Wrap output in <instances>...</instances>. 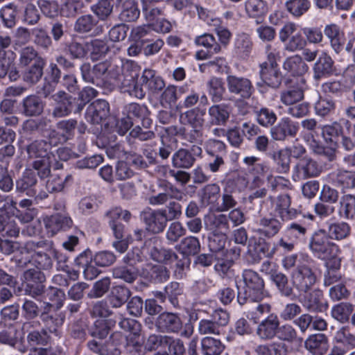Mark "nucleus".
Wrapping results in <instances>:
<instances>
[{
	"instance_id": "nucleus-24",
	"label": "nucleus",
	"mask_w": 355,
	"mask_h": 355,
	"mask_svg": "<svg viewBox=\"0 0 355 355\" xmlns=\"http://www.w3.org/2000/svg\"><path fill=\"white\" fill-rule=\"evenodd\" d=\"M196 161L191 153L185 148H180L176 151L172 157V164L178 168L188 169L191 168Z\"/></svg>"
},
{
	"instance_id": "nucleus-46",
	"label": "nucleus",
	"mask_w": 355,
	"mask_h": 355,
	"mask_svg": "<svg viewBox=\"0 0 355 355\" xmlns=\"http://www.w3.org/2000/svg\"><path fill=\"white\" fill-rule=\"evenodd\" d=\"M209 92L214 102H219L223 98L225 88L222 80L218 78H212L208 83Z\"/></svg>"
},
{
	"instance_id": "nucleus-49",
	"label": "nucleus",
	"mask_w": 355,
	"mask_h": 355,
	"mask_svg": "<svg viewBox=\"0 0 355 355\" xmlns=\"http://www.w3.org/2000/svg\"><path fill=\"white\" fill-rule=\"evenodd\" d=\"M152 33V28L150 26L144 25L135 27L130 33V37L135 42L144 44L149 41L148 36Z\"/></svg>"
},
{
	"instance_id": "nucleus-48",
	"label": "nucleus",
	"mask_w": 355,
	"mask_h": 355,
	"mask_svg": "<svg viewBox=\"0 0 355 355\" xmlns=\"http://www.w3.org/2000/svg\"><path fill=\"white\" fill-rule=\"evenodd\" d=\"M349 232V225L344 222L332 223L329 226V236L334 239H343Z\"/></svg>"
},
{
	"instance_id": "nucleus-60",
	"label": "nucleus",
	"mask_w": 355,
	"mask_h": 355,
	"mask_svg": "<svg viewBox=\"0 0 355 355\" xmlns=\"http://www.w3.org/2000/svg\"><path fill=\"white\" fill-rule=\"evenodd\" d=\"M33 35L35 37L34 42L43 48H48L51 44V37L42 28H35L33 30Z\"/></svg>"
},
{
	"instance_id": "nucleus-29",
	"label": "nucleus",
	"mask_w": 355,
	"mask_h": 355,
	"mask_svg": "<svg viewBox=\"0 0 355 355\" xmlns=\"http://www.w3.org/2000/svg\"><path fill=\"white\" fill-rule=\"evenodd\" d=\"M87 53H90L92 60H97L105 55L109 51V47L104 40H93L87 42Z\"/></svg>"
},
{
	"instance_id": "nucleus-30",
	"label": "nucleus",
	"mask_w": 355,
	"mask_h": 355,
	"mask_svg": "<svg viewBox=\"0 0 355 355\" xmlns=\"http://www.w3.org/2000/svg\"><path fill=\"white\" fill-rule=\"evenodd\" d=\"M211 121L216 125L225 124L230 116L227 106L225 105H212L209 109Z\"/></svg>"
},
{
	"instance_id": "nucleus-56",
	"label": "nucleus",
	"mask_w": 355,
	"mask_h": 355,
	"mask_svg": "<svg viewBox=\"0 0 355 355\" xmlns=\"http://www.w3.org/2000/svg\"><path fill=\"white\" fill-rule=\"evenodd\" d=\"M17 330L13 326L8 327L0 332V342L10 346H15L18 343Z\"/></svg>"
},
{
	"instance_id": "nucleus-23",
	"label": "nucleus",
	"mask_w": 355,
	"mask_h": 355,
	"mask_svg": "<svg viewBox=\"0 0 355 355\" xmlns=\"http://www.w3.org/2000/svg\"><path fill=\"white\" fill-rule=\"evenodd\" d=\"M285 70L290 72L293 76H301L308 71V66L299 55H295L288 58L284 63Z\"/></svg>"
},
{
	"instance_id": "nucleus-31",
	"label": "nucleus",
	"mask_w": 355,
	"mask_h": 355,
	"mask_svg": "<svg viewBox=\"0 0 355 355\" xmlns=\"http://www.w3.org/2000/svg\"><path fill=\"white\" fill-rule=\"evenodd\" d=\"M300 86L297 88L288 89L282 94V101L286 105H293L303 98V91L305 88V80L300 78Z\"/></svg>"
},
{
	"instance_id": "nucleus-14",
	"label": "nucleus",
	"mask_w": 355,
	"mask_h": 355,
	"mask_svg": "<svg viewBox=\"0 0 355 355\" xmlns=\"http://www.w3.org/2000/svg\"><path fill=\"white\" fill-rule=\"evenodd\" d=\"M227 84L229 91L242 98H249L251 95V83L246 78L228 76Z\"/></svg>"
},
{
	"instance_id": "nucleus-16",
	"label": "nucleus",
	"mask_w": 355,
	"mask_h": 355,
	"mask_svg": "<svg viewBox=\"0 0 355 355\" xmlns=\"http://www.w3.org/2000/svg\"><path fill=\"white\" fill-rule=\"evenodd\" d=\"M51 98L57 103V105L52 112L53 116L55 118L63 117L67 116L71 112V96L65 92L60 91L52 95Z\"/></svg>"
},
{
	"instance_id": "nucleus-38",
	"label": "nucleus",
	"mask_w": 355,
	"mask_h": 355,
	"mask_svg": "<svg viewBox=\"0 0 355 355\" xmlns=\"http://www.w3.org/2000/svg\"><path fill=\"white\" fill-rule=\"evenodd\" d=\"M130 291L121 286L112 288L110 300L114 307H119L123 304L130 297Z\"/></svg>"
},
{
	"instance_id": "nucleus-42",
	"label": "nucleus",
	"mask_w": 355,
	"mask_h": 355,
	"mask_svg": "<svg viewBox=\"0 0 355 355\" xmlns=\"http://www.w3.org/2000/svg\"><path fill=\"white\" fill-rule=\"evenodd\" d=\"M334 339L338 343L343 344L347 350L355 347V336L345 327L336 331Z\"/></svg>"
},
{
	"instance_id": "nucleus-1",
	"label": "nucleus",
	"mask_w": 355,
	"mask_h": 355,
	"mask_svg": "<svg viewBox=\"0 0 355 355\" xmlns=\"http://www.w3.org/2000/svg\"><path fill=\"white\" fill-rule=\"evenodd\" d=\"M279 39L284 44L286 51L295 52L304 49L307 42H321L323 35L318 28L304 27L301 30L297 24L288 21L279 30Z\"/></svg>"
},
{
	"instance_id": "nucleus-52",
	"label": "nucleus",
	"mask_w": 355,
	"mask_h": 355,
	"mask_svg": "<svg viewBox=\"0 0 355 355\" xmlns=\"http://www.w3.org/2000/svg\"><path fill=\"white\" fill-rule=\"evenodd\" d=\"M49 223V226L53 228V231L69 228L73 223L72 220L69 217L61 214L52 216Z\"/></svg>"
},
{
	"instance_id": "nucleus-51",
	"label": "nucleus",
	"mask_w": 355,
	"mask_h": 355,
	"mask_svg": "<svg viewBox=\"0 0 355 355\" xmlns=\"http://www.w3.org/2000/svg\"><path fill=\"white\" fill-rule=\"evenodd\" d=\"M335 108L334 101L327 97H320L315 104V113L324 116L330 114Z\"/></svg>"
},
{
	"instance_id": "nucleus-33",
	"label": "nucleus",
	"mask_w": 355,
	"mask_h": 355,
	"mask_svg": "<svg viewBox=\"0 0 355 355\" xmlns=\"http://www.w3.org/2000/svg\"><path fill=\"white\" fill-rule=\"evenodd\" d=\"M220 187L216 184H207L201 190L200 202L204 205L213 204L219 197Z\"/></svg>"
},
{
	"instance_id": "nucleus-17",
	"label": "nucleus",
	"mask_w": 355,
	"mask_h": 355,
	"mask_svg": "<svg viewBox=\"0 0 355 355\" xmlns=\"http://www.w3.org/2000/svg\"><path fill=\"white\" fill-rule=\"evenodd\" d=\"M329 178L332 184L343 189L355 187V172L338 170L330 173Z\"/></svg>"
},
{
	"instance_id": "nucleus-58",
	"label": "nucleus",
	"mask_w": 355,
	"mask_h": 355,
	"mask_svg": "<svg viewBox=\"0 0 355 355\" xmlns=\"http://www.w3.org/2000/svg\"><path fill=\"white\" fill-rule=\"evenodd\" d=\"M16 10L12 5L3 7L1 10V17L4 25L8 28H12L15 25Z\"/></svg>"
},
{
	"instance_id": "nucleus-35",
	"label": "nucleus",
	"mask_w": 355,
	"mask_h": 355,
	"mask_svg": "<svg viewBox=\"0 0 355 355\" xmlns=\"http://www.w3.org/2000/svg\"><path fill=\"white\" fill-rule=\"evenodd\" d=\"M202 349L206 355H218L224 349V345L218 339L207 336L202 340Z\"/></svg>"
},
{
	"instance_id": "nucleus-7",
	"label": "nucleus",
	"mask_w": 355,
	"mask_h": 355,
	"mask_svg": "<svg viewBox=\"0 0 355 355\" xmlns=\"http://www.w3.org/2000/svg\"><path fill=\"white\" fill-rule=\"evenodd\" d=\"M155 326L161 332L178 333L182 329V323L177 314L164 312L157 317Z\"/></svg>"
},
{
	"instance_id": "nucleus-64",
	"label": "nucleus",
	"mask_w": 355,
	"mask_h": 355,
	"mask_svg": "<svg viewBox=\"0 0 355 355\" xmlns=\"http://www.w3.org/2000/svg\"><path fill=\"white\" fill-rule=\"evenodd\" d=\"M113 275L115 278L123 279L128 283L133 282L137 278V273L126 267H117L114 268Z\"/></svg>"
},
{
	"instance_id": "nucleus-62",
	"label": "nucleus",
	"mask_w": 355,
	"mask_h": 355,
	"mask_svg": "<svg viewBox=\"0 0 355 355\" xmlns=\"http://www.w3.org/2000/svg\"><path fill=\"white\" fill-rule=\"evenodd\" d=\"M110 286V279L108 277L103 278L96 282L92 289V297H101L106 293Z\"/></svg>"
},
{
	"instance_id": "nucleus-61",
	"label": "nucleus",
	"mask_w": 355,
	"mask_h": 355,
	"mask_svg": "<svg viewBox=\"0 0 355 355\" xmlns=\"http://www.w3.org/2000/svg\"><path fill=\"white\" fill-rule=\"evenodd\" d=\"M198 331L201 334L219 335L220 328L212 320H202L199 322Z\"/></svg>"
},
{
	"instance_id": "nucleus-39",
	"label": "nucleus",
	"mask_w": 355,
	"mask_h": 355,
	"mask_svg": "<svg viewBox=\"0 0 355 355\" xmlns=\"http://www.w3.org/2000/svg\"><path fill=\"white\" fill-rule=\"evenodd\" d=\"M121 18L127 21H135L139 16V10L133 0H127L123 3Z\"/></svg>"
},
{
	"instance_id": "nucleus-3",
	"label": "nucleus",
	"mask_w": 355,
	"mask_h": 355,
	"mask_svg": "<svg viewBox=\"0 0 355 355\" xmlns=\"http://www.w3.org/2000/svg\"><path fill=\"white\" fill-rule=\"evenodd\" d=\"M322 137L324 142L317 141L313 135H308L305 139L307 144L317 154L325 153V148L335 149L340 140L341 127L338 123L324 125L322 128Z\"/></svg>"
},
{
	"instance_id": "nucleus-22",
	"label": "nucleus",
	"mask_w": 355,
	"mask_h": 355,
	"mask_svg": "<svg viewBox=\"0 0 355 355\" xmlns=\"http://www.w3.org/2000/svg\"><path fill=\"white\" fill-rule=\"evenodd\" d=\"M94 68L97 84H98V82L116 79L119 76L116 69L108 61L98 62L94 65Z\"/></svg>"
},
{
	"instance_id": "nucleus-5",
	"label": "nucleus",
	"mask_w": 355,
	"mask_h": 355,
	"mask_svg": "<svg viewBox=\"0 0 355 355\" xmlns=\"http://www.w3.org/2000/svg\"><path fill=\"white\" fill-rule=\"evenodd\" d=\"M293 284L302 292L306 293L315 282V276L306 265L299 266L292 275Z\"/></svg>"
},
{
	"instance_id": "nucleus-55",
	"label": "nucleus",
	"mask_w": 355,
	"mask_h": 355,
	"mask_svg": "<svg viewBox=\"0 0 355 355\" xmlns=\"http://www.w3.org/2000/svg\"><path fill=\"white\" fill-rule=\"evenodd\" d=\"M47 144L44 141H35L27 147V152L31 157L45 158Z\"/></svg>"
},
{
	"instance_id": "nucleus-4",
	"label": "nucleus",
	"mask_w": 355,
	"mask_h": 355,
	"mask_svg": "<svg viewBox=\"0 0 355 355\" xmlns=\"http://www.w3.org/2000/svg\"><path fill=\"white\" fill-rule=\"evenodd\" d=\"M321 168L315 161L310 157H305L299 160L294 168V180H304L315 177L320 174Z\"/></svg>"
},
{
	"instance_id": "nucleus-6",
	"label": "nucleus",
	"mask_w": 355,
	"mask_h": 355,
	"mask_svg": "<svg viewBox=\"0 0 355 355\" xmlns=\"http://www.w3.org/2000/svg\"><path fill=\"white\" fill-rule=\"evenodd\" d=\"M24 278L32 296H39L44 292L43 283L46 278L44 275L38 269L33 268L26 270L24 273Z\"/></svg>"
},
{
	"instance_id": "nucleus-11",
	"label": "nucleus",
	"mask_w": 355,
	"mask_h": 355,
	"mask_svg": "<svg viewBox=\"0 0 355 355\" xmlns=\"http://www.w3.org/2000/svg\"><path fill=\"white\" fill-rule=\"evenodd\" d=\"M107 216L110 218V224L114 232V236L116 239H122L123 238L124 227L117 220L122 219L125 222H128L131 218V214L128 210H123L119 207H116L110 210L107 213Z\"/></svg>"
},
{
	"instance_id": "nucleus-53",
	"label": "nucleus",
	"mask_w": 355,
	"mask_h": 355,
	"mask_svg": "<svg viewBox=\"0 0 355 355\" xmlns=\"http://www.w3.org/2000/svg\"><path fill=\"white\" fill-rule=\"evenodd\" d=\"M186 229L180 222H173L170 224L167 232L166 239L173 243L179 240L180 238L185 235Z\"/></svg>"
},
{
	"instance_id": "nucleus-44",
	"label": "nucleus",
	"mask_w": 355,
	"mask_h": 355,
	"mask_svg": "<svg viewBox=\"0 0 355 355\" xmlns=\"http://www.w3.org/2000/svg\"><path fill=\"white\" fill-rule=\"evenodd\" d=\"M41 318L44 322V329L43 331L45 334H46L48 332H55L58 328L62 325L63 322L62 318L58 316V315L53 316L51 315H48L46 313H43L41 315Z\"/></svg>"
},
{
	"instance_id": "nucleus-25",
	"label": "nucleus",
	"mask_w": 355,
	"mask_h": 355,
	"mask_svg": "<svg viewBox=\"0 0 355 355\" xmlns=\"http://www.w3.org/2000/svg\"><path fill=\"white\" fill-rule=\"evenodd\" d=\"M334 62L326 53H322L314 64V77L319 79L330 74L332 71Z\"/></svg>"
},
{
	"instance_id": "nucleus-45",
	"label": "nucleus",
	"mask_w": 355,
	"mask_h": 355,
	"mask_svg": "<svg viewBox=\"0 0 355 355\" xmlns=\"http://www.w3.org/2000/svg\"><path fill=\"white\" fill-rule=\"evenodd\" d=\"M340 212L346 218H355V196L345 195L342 198Z\"/></svg>"
},
{
	"instance_id": "nucleus-43",
	"label": "nucleus",
	"mask_w": 355,
	"mask_h": 355,
	"mask_svg": "<svg viewBox=\"0 0 355 355\" xmlns=\"http://www.w3.org/2000/svg\"><path fill=\"white\" fill-rule=\"evenodd\" d=\"M92 10L101 20H105L112 12V0H100L92 6Z\"/></svg>"
},
{
	"instance_id": "nucleus-28",
	"label": "nucleus",
	"mask_w": 355,
	"mask_h": 355,
	"mask_svg": "<svg viewBox=\"0 0 355 355\" xmlns=\"http://www.w3.org/2000/svg\"><path fill=\"white\" fill-rule=\"evenodd\" d=\"M24 112L27 116L40 115L44 109V105L41 99L34 95L26 97L23 102Z\"/></svg>"
},
{
	"instance_id": "nucleus-19",
	"label": "nucleus",
	"mask_w": 355,
	"mask_h": 355,
	"mask_svg": "<svg viewBox=\"0 0 355 355\" xmlns=\"http://www.w3.org/2000/svg\"><path fill=\"white\" fill-rule=\"evenodd\" d=\"M141 85H145L152 93H157L165 87L163 79L155 76V72L151 69H145L140 78Z\"/></svg>"
},
{
	"instance_id": "nucleus-20",
	"label": "nucleus",
	"mask_w": 355,
	"mask_h": 355,
	"mask_svg": "<svg viewBox=\"0 0 355 355\" xmlns=\"http://www.w3.org/2000/svg\"><path fill=\"white\" fill-rule=\"evenodd\" d=\"M297 126L288 118H283L279 123L271 129L272 137L275 140H282L287 135H295Z\"/></svg>"
},
{
	"instance_id": "nucleus-18",
	"label": "nucleus",
	"mask_w": 355,
	"mask_h": 355,
	"mask_svg": "<svg viewBox=\"0 0 355 355\" xmlns=\"http://www.w3.org/2000/svg\"><path fill=\"white\" fill-rule=\"evenodd\" d=\"M303 304L311 311L323 312L327 309L328 304L323 300L322 292L315 290L303 299Z\"/></svg>"
},
{
	"instance_id": "nucleus-2",
	"label": "nucleus",
	"mask_w": 355,
	"mask_h": 355,
	"mask_svg": "<svg viewBox=\"0 0 355 355\" xmlns=\"http://www.w3.org/2000/svg\"><path fill=\"white\" fill-rule=\"evenodd\" d=\"M309 247L316 257L325 261L327 268H340L341 258L339 257L338 246L329 241L324 230L314 232Z\"/></svg>"
},
{
	"instance_id": "nucleus-54",
	"label": "nucleus",
	"mask_w": 355,
	"mask_h": 355,
	"mask_svg": "<svg viewBox=\"0 0 355 355\" xmlns=\"http://www.w3.org/2000/svg\"><path fill=\"white\" fill-rule=\"evenodd\" d=\"M208 225L212 230H227L228 223L225 215L220 214L218 216L212 215L207 218Z\"/></svg>"
},
{
	"instance_id": "nucleus-10",
	"label": "nucleus",
	"mask_w": 355,
	"mask_h": 355,
	"mask_svg": "<svg viewBox=\"0 0 355 355\" xmlns=\"http://www.w3.org/2000/svg\"><path fill=\"white\" fill-rule=\"evenodd\" d=\"M324 33L328 38L330 45L336 53H339L343 49L345 42L344 31L336 24L326 25L324 28Z\"/></svg>"
},
{
	"instance_id": "nucleus-37",
	"label": "nucleus",
	"mask_w": 355,
	"mask_h": 355,
	"mask_svg": "<svg viewBox=\"0 0 355 355\" xmlns=\"http://www.w3.org/2000/svg\"><path fill=\"white\" fill-rule=\"evenodd\" d=\"M169 342V336L152 334L149 336L144 343V349L151 352L159 348H166Z\"/></svg>"
},
{
	"instance_id": "nucleus-32",
	"label": "nucleus",
	"mask_w": 355,
	"mask_h": 355,
	"mask_svg": "<svg viewBox=\"0 0 355 355\" xmlns=\"http://www.w3.org/2000/svg\"><path fill=\"white\" fill-rule=\"evenodd\" d=\"M204 115L205 112L198 108L191 109L184 113L187 122L191 125L197 134L200 133L202 128Z\"/></svg>"
},
{
	"instance_id": "nucleus-40",
	"label": "nucleus",
	"mask_w": 355,
	"mask_h": 355,
	"mask_svg": "<svg viewBox=\"0 0 355 355\" xmlns=\"http://www.w3.org/2000/svg\"><path fill=\"white\" fill-rule=\"evenodd\" d=\"M309 0H289L286 2L288 10L295 17H300L310 8Z\"/></svg>"
},
{
	"instance_id": "nucleus-8",
	"label": "nucleus",
	"mask_w": 355,
	"mask_h": 355,
	"mask_svg": "<svg viewBox=\"0 0 355 355\" xmlns=\"http://www.w3.org/2000/svg\"><path fill=\"white\" fill-rule=\"evenodd\" d=\"M109 103L105 100L98 99L88 106L86 117L91 123L98 124L105 119L109 116Z\"/></svg>"
},
{
	"instance_id": "nucleus-57",
	"label": "nucleus",
	"mask_w": 355,
	"mask_h": 355,
	"mask_svg": "<svg viewBox=\"0 0 355 355\" xmlns=\"http://www.w3.org/2000/svg\"><path fill=\"white\" fill-rule=\"evenodd\" d=\"M93 17L88 15L79 17L75 24V30L78 33H88L94 26Z\"/></svg>"
},
{
	"instance_id": "nucleus-41",
	"label": "nucleus",
	"mask_w": 355,
	"mask_h": 355,
	"mask_svg": "<svg viewBox=\"0 0 355 355\" xmlns=\"http://www.w3.org/2000/svg\"><path fill=\"white\" fill-rule=\"evenodd\" d=\"M44 64V61L32 64V66L28 68L24 74V81L31 84L37 83L43 75V68Z\"/></svg>"
},
{
	"instance_id": "nucleus-13",
	"label": "nucleus",
	"mask_w": 355,
	"mask_h": 355,
	"mask_svg": "<svg viewBox=\"0 0 355 355\" xmlns=\"http://www.w3.org/2000/svg\"><path fill=\"white\" fill-rule=\"evenodd\" d=\"M196 43L207 49V52L203 51L197 52L196 58L199 60L206 59L220 51V45L216 42L213 35L210 34H204L196 37Z\"/></svg>"
},
{
	"instance_id": "nucleus-59",
	"label": "nucleus",
	"mask_w": 355,
	"mask_h": 355,
	"mask_svg": "<svg viewBox=\"0 0 355 355\" xmlns=\"http://www.w3.org/2000/svg\"><path fill=\"white\" fill-rule=\"evenodd\" d=\"M289 149H282L273 155V159L277 165L279 166L281 171H286L288 169L290 163Z\"/></svg>"
},
{
	"instance_id": "nucleus-50",
	"label": "nucleus",
	"mask_w": 355,
	"mask_h": 355,
	"mask_svg": "<svg viewBox=\"0 0 355 355\" xmlns=\"http://www.w3.org/2000/svg\"><path fill=\"white\" fill-rule=\"evenodd\" d=\"M122 87L124 89V92H128L131 96H134L139 99L143 98L146 95V92L142 87L137 84L133 78H125L122 82Z\"/></svg>"
},
{
	"instance_id": "nucleus-9",
	"label": "nucleus",
	"mask_w": 355,
	"mask_h": 355,
	"mask_svg": "<svg viewBox=\"0 0 355 355\" xmlns=\"http://www.w3.org/2000/svg\"><path fill=\"white\" fill-rule=\"evenodd\" d=\"M144 220L149 231L155 234L162 232L168 222L166 211L158 210L144 212Z\"/></svg>"
},
{
	"instance_id": "nucleus-34",
	"label": "nucleus",
	"mask_w": 355,
	"mask_h": 355,
	"mask_svg": "<svg viewBox=\"0 0 355 355\" xmlns=\"http://www.w3.org/2000/svg\"><path fill=\"white\" fill-rule=\"evenodd\" d=\"M279 57L276 53H270L268 55V62H270L271 70L268 71V75H270V83H268V86L273 88L279 87L282 80V76L280 72L275 69L277 66V60Z\"/></svg>"
},
{
	"instance_id": "nucleus-12",
	"label": "nucleus",
	"mask_w": 355,
	"mask_h": 355,
	"mask_svg": "<svg viewBox=\"0 0 355 355\" xmlns=\"http://www.w3.org/2000/svg\"><path fill=\"white\" fill-rule=\"evenodd\" d=\"M305 348L313 355H323L328 349V340L323 334L309 336L304 343Z\"/></svg>"
},
{
	"instance_id": "nucleus-15",
	"label": "nucleus",
	"mask_w": 355,
	"mask_h": 355,
	"mask_svg": "<svg viewBox=\"0 0 355 355\" xmlns=\"http://www.w3.org/2000/svg\"><path fill=\"white\" fill-rule=\"evenodd\" d=\"M243 280L247 287L256 293L254 300L257 301L263 297L264 281L257 272L251 270H245Z\"/></svg>"
},
{
	"instance_id": "nucleus-47",
	"label": "nucleus",
	"mask_w": 355,
	"mask_h": 355,
	"mask_svg": "<svg viewBox=\"0 0 355 355\" xmlns=\"http://www.w3.org/2000/svg\"><path fill=\"white\" fill-rule=\"evenodd\" d=\"M71 175H55L46 182V188L50 192H58L62 191L64 184L71 180Z\"/></svg>"
},
{
	"instance_id": "nucleus-27",
	"label": "nucleus",
	"mask_w": 355,
	"mask_h": 355,
	"mask_svg": "<svg viewBox=\"0 0 355 355\" xmlns=\"http://www.w3.org/2000/svg\"><path fill=\"white\" fill-rule=\"evenodd\" d=\"M354 311V306L348 302H340L334 306L331 310V314L334 319L344 323L349 320V316Z\"/></svg>"
},
{
	"instance_id": "nucleus-63",
	"label": "nucleus",
	"mask_w": 355,
	"mask_h": 355,
	"mask_svg": "<svg viewBox=\"0 0 355 355\" xmlns=\"http://www.w3.org/2000/svg\"><path fill=\"white\" fill-rule=\"evenodd\" d=\"M80 7V0H65L61 11L65 17H73L78 13Z\"/></svg>"
},
{
	"instance_id": "nucleus-21",
	"label": "nucleus",
	"mask_w": 355,
	"mask_h": 355,
	"mask_svg": "<svg viewBox=\"0 0 355 355\" xmlns=\"http://www.w3.org/2000/svg\"><path fill=\"white\" fill-rule=\"evenodd\" d=\"M175 249L184 257L194 256L200 251L199 240L194 236H187L175 245Z\"/></svg>"
},
{
	"instance_id": "nucleus-36",
	"label": "nucleus",
	"mask_w": 355,
	"mask_h": 355,
	"mask_svg": "<svg viewBox=\"0 0 355 355\" xmlns=\"http://www.w3.org/2000/svg\"><path fill=\"white\" fill-rule=\"evenodd\" d=\"M290 197L287 194H282L272 202V206L283 219L290 217Z\"/></svg>"
},
{
	"instance_id": "nucleus-26",
	"label": "nucleus",
	"mask_w": 355,
	"mask_h": 355,
	"mask_svg": "<svg viewBox=\"0 0 355 355\" xmlns=\"http://www.w3.org/2000/svg\"><path fill=\"white\" fill-rule=\"evenodd\" d=\"M44 59L39 55L37 51L33 46H26L19 51V64L25 67L29 64L44 62Z\"/></svg>"
}]
</instances>
